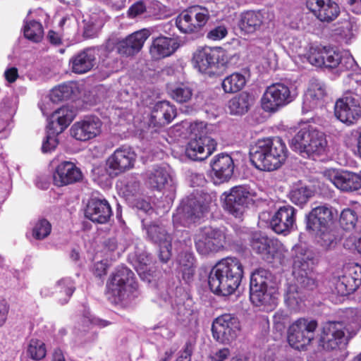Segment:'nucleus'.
<instances>
[{
    "instance_id": "864d4df0",
    "label": "nucleus",
    "mask_w": 361,
    "mask_h": 361,
    "mask_svg": "<svg viewBox=\"0 0 361 361\" xmlns=\"http://www.w3.org/2000/svg\"><path fill=\"white\" fill-rule=\"evenodd\" d=\"M137 262L138 265L135 268L138 274L142 279L150 281V279L146 276V271L152 262L151 255L147 252H142L137 256Z\"/></svg>"
},
{
    "instance_id": "bf43d9fd",
    "label": "nucleus",
    "mask_w": 361,
    "mask_h": 361,
    "mask_svg": "<svg viewBox=\"0 0 361 361\" xmlns=\"http://www.w3.org/2000/svg\"><path fill=\"white\" fill-rule=\"evenodd\" d=\"M231 355L230 350L227 348L219 349L210 355L211 361H224Z\"/></svg>"
},
{
    "instance_id": "4d7b16f0",
    "label": "nucleus",
    "mask_w": 361,
    "mask_h": 361,
    "mask_svg": "<svg viewBox=\"0 0 361 361\" xmlns=\"http://www.w3.org/2000/svg\"><path fill=\"white\" fill-rule=\"evenodd\" d=\"M343 246L348 250H357L361 254V237L358 239L353 235L348 237L343 243Z\"/></svg>"
},
{
    "instance_id": "13d9d810",
    "label": "nucleus",
    "mask_w": 361,
    "mask_h": 361,
    "mask_svg": "<svg viewBox=\"0 0 361 361\" xmlns=\"http://www.w3.org/2000/svg\"><path fill=\"white\" fill-rule=\"evenodd\" d=\"M132 203H133L134 207H135L138 211L146 213L149 215L152 214L154 212L151 204L147 201L142 199H133L131 200Z\"/></svg>"
},
{
    "instance_id": "f257e3e1",
    "label": "nucleus",
    "mask_w": 361,
    "mask_h": 361,
    "mask_svg": "<svg viewBox=\"0 0 361 361\" xmlns=\"http://www.w3.org/2000/svg\"><path fill=\"white\" fill-rule=\"evenodd\" d=\"M150 35L149 30L142 29L118 42L114 39H109L102 47L86 48L71 58L69 61L71 69L77 74L86 73L96 65L97 56L99 55L104 61L111 58L114 61V56L117 54L126 56H133L141 50Z\"/></svg>"
},
{
    "instance_id": "e433bc0d",
    "label": "nucleus",
    "mask_w": 361,
    "mask_h": 361,
    "mask_svg": "<svg viewBox=\"0 0 361 361\" xmlns=\"http://www.w3.org/2000/svg\"><path fill=\"white\" fill-rule=\"evenodd\" d=\"M75 115V111L72 109L68 106H62L50 115L49 127L54 129L56 123L59 126V129H56L57 133H61L73 121Z\"/></svg>"
},
{
    "instance_id": "5fc2aeb1",
    "label": "nucleus",
    "mask_w": 361,
    "mask_h": 361,
    "mask_svg": "<svg viewBox=\"0 0 361 361\" xmlns=\"http://www.w3.org/2000/svg\"><path fill=\"white\" fill-rule=\"evenodd\" d=\"M103 26V21L96 15H92L85 23L84 34L87 37H93Z\"/></svg>"
},
{
    "instance_id": "6e6552de",
    "label": "nucleus",
    "mask_w": 361,
    "mask_h": 361,
    "mask_svg": "<svg viewBox=\"0 0 361 361\" xmlns=\"http://www.w3.org/2000/svg\"><path fill=\"white\" fill-rule=\"evenodd\" d=\"M212 198L207 194L192 193L181 201L173 216V226L180 231L181 227H189L208 212Z\"/></svg>"
},
{
    "instance_id": "7c9ffc66",
    "label": "nucleus",
    "mask_w": 361,
    "mask_h": 361,
    "mask_svg": "<svg viewBox=\"0 0 361 361\" xmlns=\"http://www.w3.org/2000/svg\"><path fill=\"white\" fill-rule=\"evenodd\" d=\"M212 177L216 184L228 180L233 173L234 163L227 154L216 155L211 161Z\"/></svg>"
},
{
    "instance_id": "603ef678",
    "label": "nucleus",
    "mask_w": 361,
    "mask_h": 361,
    "mask_svg": "<svg viewBox=\"0 0 361 361\" xmlns=\"http://www.w3.org/2000/svg\"><path fill=\"white\" fill-rule=\"evenodd\" d=\"M357 216L355 211L351 209H345L340 216V224L345 230H351L355 228Z\"/></svg>"
},
{
    "instance_id": "774afa93",
    "label": "nucleus",
    "mask_w": 361,
    "mask_h": 361,
    "mask_svg": "<svg viewBox=\"0 0 361 361\" xmlns=\"http://www.w3.org/2000/svg\"><path fill=\"white\" fill-rule=\"evenodd\" d=\"M8 312V307L4 300L0 301V326H3L6 321Z\"/></svg>"
},
{
    "instance_id": "f704fd0d",
    "label": "nucleus",
    "mask_w": 361,
    "mask_h": 361,
    "mask_svg": "<svg viewBox=\"0 0 361 361\" xmlns=\"http://www.w3.org/2000/svg\"><path fill=\"white\" fill-rule=\"evenodd\" d=\"M177 39L159 36L153 39L149 48V54L154 60H159L173 54L178 48Z\"/></svg>"
},
{
    "instance_id": "ea45409f",
    "label": "nucleus",
    "mask_w": 361,
    "mask_h": 361,
    "mask_svg": "<svg viewBox=\"0 0 361 361\" xmlns=\"http://www.w3.org/2000/svg\"><path fill=\"white\" fill-rule=\"evenodd\" d=\"M245 84V77L241 73H234L224 78L222 87L226 93H234L242 90Z\"/></svg>"
},
{
    "instance_id": "9b49d317",
    "label": "nucleus",
    "mask_w": 361,
    "mask_h": 361,
    "mask_svg": "<svg viewBox=\"0 0 361 361\" xmlns=\"http://www.w3.org/2000/svg\"><path fill=\"white\" fill-rule=\"evenodd\" d=\"M224 51L219 47H200L193 54L192 63L198 71L213 75L224 68Z\"/></svg>"
},
{
    "instance_id": "9d476101",
    "label": "nucleus",
    "mask_w": 361,
    "mask_h": 361,
    "mask_svg": "<svg viewBox=\"0 0 361 361\" xmlns=\"http://www.w3.org/2000/svg\"><path fill=\"white\" fill-rule=\"evenodd\" d=\"M298 93L293 85L277 82L269 86L262 97V107L267 112L276 111L292 102Z\"/></svg>"
},
{
    "instance_id": "bb28decb",
    "label": "nucleus",
    "mask_w": 361,
    "mask_h": 361,
    "mask_svg": "<svg viewBox=\"0 0 361 361\" xmlns=\"http://www.w3.org/2000/svg\"><path fill=\"white\" fill-rule=\"evenodd\" d=\"M295 214L294 207L290 205L281 207L271 217L270 226L275 233L287 235L294 228Z\"/></svg>"
},
{
    "instance_id": "2f4dec72",
    "label": "nucleus",
    "mask_w": 361,
    "mask_h": 361,
    "mask_svg": "<svg viewBox=\"0 0 361 361\" xmlns=\"http://www.w3.org/2000/svg\"><path fill=\"white\" fill-rule=\"evenodd\" d=\"M75 290V283L70 277L58 280L53 286H44L40 290L42 297L55 295L62 304L67 303Z\"/></svg>"
},
{
    "instance_id": "dca6fc26",
    "label": "nucleus",
    "mask_w": 361,
    "mask_h": 361,
    "mask_svg": "<svg viewBox=\"0 0 361 361\" xmlns=\"http://www.w3.org/2000/svg\"><path fill=\"white\" fill-rule=\"evenodd\" d=\"M336 117L347 125L355 123L361 117L360 97L357 94L347 92L339 98L334 106Z\"/></svg>"
},
{
    "instance_id": "1a4fd4ad",
    "label": "nucleus",
    "mask_w": 361,
    "mask_h": 361,
    "mask_svg": "<svg viewBox=\"0 0 361 361\" xmlns=\"http://www.w3.org/2000/svg\"><path fill=\"white\" fill-rule=\"evenodd\" d=\"M271 283V274L269 271L259 269L252 274L250 298L255 306L270 310L276 305L278 293Z\"/></svg>"
},
{
    "instance_id": "79ce46f5",
    "label": "nucleus",
    "mask_w": 361,
    "mask_h": 361,
    "mask_svg": "<svg viewBox=\"0 0 361 361\" xmlns=\"http://www.w3.org/2000/svg\"><path fill=\"white\" fill-rule=\"evenodd\" d=\"M250 105L249 95L246 93H241L229 101L228 109L231 114L240 115L247 111Z\"/></svg>"
},
{
    "instance_id": "58836bf2",
    "label": "nucleus",
    "mask_w": 361,
    "mask_h": 361,
    "mask_svg": "<svg viewBox=\"0 0 361 361\" xmlns=\"http://www.w3.org/2000/svg\"><path fill=\"white\" fill-rule=\"evenodd\" d=\"M171 97L178 103L188 102L193 94V90L188 82H180L169 87Z\"/></svg>"
},
{
    "instance_id": "f3484780",
    "label": "nucleus",
    "mask_w": 361,
    "mask_h": 361,
    "mask_svg": "<svg viewBox=\"0 0 361 361\" xmlns=\"http://www.w3.org/2000/svg\"><path fill=\"white\" fill-rule=\"evenodd\" d=\"M223 195L225 196V209L235 217H240L245 209L252 202L254 193L247 185H237L224 192Z\"/></svg>"
},
{
    "instance_id": "72a5a7b5",
    "label": "nucleus",
    "mask_w": 361,
    "mask_h": 361,
    "mask_svg": "<svg viewBox=\"0 0 361 361\" xmlns=\"http://www.w3.org/2000/svg\"><path fill=\"white\" fill-rule=\"evenodd\" d=\"M326 95V87L323 82L317 80H311L303 98L302 111L307 113L323 105Z\"/></svg>"
},
{
    "instance_id": "c85d7f7f",
    "label": "nucleus",
    "mask_w": 361,
    "mask_h": 361,
    "mask_svg": "<svg viewBox=\"0 0 361 361\" xmlns=\"http://www.w3.org/2000/svg\"><path fill=\"white\" fill-rule=\"evenodd\" d=\"M308 9L322 22H331L339 15L340 7L333 0H307Z\"/></svg>"
},
{
    "instance_id": "2eb2a0df",
    "label": "nucleus",
    "mask_w": 361,
    "mask_h": 361,
    "mask_svg": "<svg viewBox=\"0 0 361 361\" xmlns=\"http://www.w3.org/2000/svg\"><path fill=\"white\" fill-rule=\"evenodd\" d=\"M225 234L212 227L201 228L195 235V245L199 254L207 255L224 247Z\"/></svg>"
},
{
    "instance_id": "6e6d98bb",
    "label": "nucleus",
    "mask_w": 361,
    "mask_h": 361,
    "mask_svg": "<svg viewBox=\"0 0 361 361\" xmlns=\"http://www.w3.org/2000/svg\"><path fill=\"white\" fill-rule=\"evenodd\" d=\"M228 34V30L224 25H220L211 29L207 34V37L213 41L224 39Z\"/></svg>"
},
{
    "instance_id": "3c124183",
    "label": "nucleus",
    "mask_w": 361,
    "mask_h": 361,
    "mask_svg": "<svg viewBox=\"0 0 361 361\" xmlns=\"http://www.w3.org/2000/svg\"><path fill=\"white\" fill-rule=\"evenodd\" d=\"M51 231V224L44 219H39L33 226L32 236L37 240H42L50 234Z\"/></svg>"
},
{
    "instance_id": "cd10ccee",
    "label": "nucleus",
    "mask_w": 361,
    "mask_h": 361,
    "mask_svg": "<svg viewBox=\"0 0 361 361\" xmlns=\"http://www.w3.org/2000/svg\"><path fill=\"white\" fill-rule=\"evenodd\" d=\"M82 178V172L75 164L69 161H63L55 168L53 173V181L58 187L66 186L80 181Z\"/></svg>"
},
{
    "instance_id": "09e8293b",
    "label": "nucleus",
    "mask_w": 361,
    "mask_h": 361,
    "mask_svg": "<svg viewBox=\"0 0 361 361\" xmlns=\"http://www.w3.org/2000/svg\"><path fill=\"white\" fill-rule=\"evenodd\" d=\"M288 322V316L283 310L277 311L273 316V328L276 331L275 338H280L283 334L286 324Z\"/></svg>"
},
{
    "instance_id": "338daca9",
    "label": "nucleus",
    "mask_w": 361,
    "mask_h": 361,
    "mask_svg": "<svg viewBox=\"0 0 361 361\" xmlns=\"http://www.w3.org/2000/svg\"><path fill=\"white\" fill-rule=\"evenodd\" d=\"M172 308L173 311L178 315H185L189 314V310H187L184 303L175 301L172 302Z\"/></svg>"
},
{
    "instance_id": "052dcab7",
    "label": "nucleus",
    "mask_w": 361,
    "mask_h": 361,
    "mask_svg": "<svg viewBox=\"0 0 361 361\" xmlns=\"http://www.w3.org/2000/svg\"><path fill=\"white\" fill-rule=\"evenodd\" d=\"M147 10V8L142 1H138L132 5L128 10V16L130 18H135Z\"/></svg>"
},
{
    "instance_id": "f8f14e48",
    "label": "nucleus",
    "mask_w": 361,
    "mask_h": 361,
    "mask_svg": "<svg viewBox=\"0 0 361 361\" xmlns=\"http://www.w3.org/2000/svg\"><path fill=\"white\" fill-rule=\"evenodd\" d=\"M206 126L203 122L195 123L191 126L195 137L192 138L185 149L186 156L193 161H202L210 156L216 149V142L211 137L205 135L203 131L198 134L196 130H202Z\"/></svg>"
},
{
    "instance_id": "4c0bfd02",
    "label": "nucleus",
    "mask_w": 361,
    "mask_h": 361,
    "mask_svg": "<svg viewBox=\"0 0 361 361\" xmlns=\"http://www.w3.org/2000/svg\"><path fill=\"white\" fill-rule=\"evenodd\" d=\"M177 262L179 270L182 273L183 279L189 282L195 273V257L190 250H185L178 255Z\"/></svg>"
},
{
    "instance_id": "0e129e2a",
    "label": "nucleus",
    "mask_w": 361,
    "mask_h": 361,
    "mask_svg": "<svg viewBox=\"0 0 361 361\" xmlns=\"http://www.w3.org/2000/svg\"><path fill=\"white\" fill-rule=\"evenodd\" d=\"M107 264L106 262L100 261L95 263L94 266V272L97 276L101 277L106 274Z\"/></svg>"
},
{
    "instance_id": "7ed1b4c3",
    "label": "nucleus",
    "mask_w": 361,
    "mask_h": 361,
    "mask_svg": "<svg viewBox=\"0 0 361 361\" xmlns=\"http://www.w3.org/2000/svg\"><path fill=\"white\" fill-rule=\"evenodd\" d=\"M243 276V267L235 257L219 261L210 271L208 283L215 294L229 295L238 288Z\"/></svg>"
},
{
    "instance_id": "69168bd1",
    "label": "nucleus",
    "mask_w": 361,
    "mask_h": 361,
    "mask_svg": "<svg viewBox=\"0 0 361 361\" xmlns=\"http://www.w3.org/2000/svg\"><path fill=\"white\" fill-rule=\"evenodd\" d=\"M4 77L8 82H13L18 77V69L15 67L7 68L4 72Z\"/></svg>"
},
{
    "instance_id": "c756f323",
    "label": "nucleus",
    "mask_w": 361,
    "mask_h": 361,
    "mask_svg": "<svg viewBox=\"0 0 361 361\" xmlns=\"http://www.w3.org/2000/svg\"><path fill=\"white\" fill-rule=\"evenodd\" d=\"M250 246L253 251L260 255L264 260L271 262L281 245L279 241L269 238L262 233L256 232L252 235Z\"/></svg>"
},
{
    "instance_id": "49530a36",
    "label": "nucleus",
    "mask_w": 361,
    "mask_h": 361,
    "mask_svg": "<svg viewBox=\"0 0 361 361\" xmlns=\"http://www.w3.org/2000/svg\"><path fill=\"white\" fill-rule=\"evenodd\" d=\"M46 353L47 350L43 341L35 338H32L29 341L26 350L27 357L37 361L42 360L46 356Z\"/></svg>"
},
{
    "instance_id": "a18cd8bd",
    "label": "nucleus",
    "mask_w": 361,
    "mask_h": 361,
    "mask_svg": "<svg viewBox=\"0 0 361 361\" xmlns=\"http://www.w3.org/2000/svg\"><path fill=\"white\" fill-rule=\"evenodd\" d=\"M24 36L34 42H39L44 34L42 24L36 20L26 22L23 28Z\"/></svg>"
},
{
    "instance_id": "c9c22d12",
    "label": "nucleus",
    "mask_w": 361,
    "mask_h": 361,
    "mask_svg": "<svg viewBox=\"0 0 361 361\" xmlns=\"http://www.w3.org/2000/svg\"><path fill=\"white\" fill-rule=\"evenodd\" d=\"M176 116V109L168 101L157 102L152 110L150 117V125L162 126L171 123Z\"/></svg>"
},
{
    "instance_id": "473e14b6",
    "label": "nucleus",
    "mask_w": 361,
    "mask_h": 361,
    "mask_svg": "<svg viewBox=\"0 0 361 361\" xmlns=\"http://www.w3.org/2000/svg\"><path fill=\"white\" fill-rule=\"evenodd\" d=\"M85 214L93 222L105 224L110 219L112 210L106 200L92 198L87 205Z\"/></svg>"
},
{
    "instance_id": "4be33fe9",
    "label": "nucleus",
    "mask_w": 361,
    "mask_h": 361,
    "mask_svg": "<svg viewBox=\"0 0 361 361\" xmlns=\"http://www.w3.org/2000/svg\"><path fill=\"white\" fill-rule=\"evenodd\" d=\"M142 226L147 231L149 239L159 245V258L166 262L171 257V237L162 225L152 224L146 226L145 219L142 220Z\"/></svg>"
},
{
    "instance_id": "e2e57ef3",
    "label": "nucleus",
    "mask_w": 361,
    "mask_h": 361,
    "mask_svg": "<svg viewBox=\"0 0 361 361\" xmlns=\"http://www.w3.org/2000/svg\"><path fill=\"white\" fill-rule=\"evenodd\" d=\"M192 349V345L190 343H186L183 350L180 352L178 361H190Z\"/></svg>"
},
{
    "instance_id": "39448f33",
    "label": "nucleus",
    "mask_w": 361,
    "mask_h": 361,
    "mask_svg": "<svg viewBox=\"0 0 361 361\" xmlns=\"http://www.w3.org/2000/svg\"><path fill=\"white\" fill-rule=\"evenodd\" d=\"M338 211L324 204L313 208L307 216V229L315 235L321 246L329 248L336 243V237L332 226L337 220Z\"/></svg>"
},
{
    "instance_id": "412c9836",
    "label": "nucleus",
    "mask_w": 361,
    "mask_h": 361,
    "mask_svg": "<svg viewBox=\"0 0 361 361\" xmlns=\"http://www.w3.org/2000/svg\"><path fill=\"white\" fill-rule=\"evenodd\" d=\"M102 123L97 116H86L75 122L71 129V135L81 142L88 141L98 136L102 131Z\"/></svg>"
},
{
    "instance_id": "37998d69",
    "label": "nucleus",
    "mask_w": 361,
    "mask_h": 361,
    "mask_svg": "<svg viewBox=\"0 0 361 361\" xmlns=\"http://www.w3.org/2000/svg\"><path fill=\"white\" fill-rule=\"evenodd\" d=\"M313 191L309 187L299 184L293 186L290 192V199L292 202L298 205H302L307 202L312 196Z\"/></svg>"
},
{
    "instance_id": "c03bdc74",
    "label": "nucleus",
    "mask_w": 361,
    "mask_h": 361,
    "mask_svg": "<svg viewBox=\"0 0 361 361\" xmlns=\"http://www.w3.org/2000/svg\"><path fill=\"white\" fill-rule=\"evenodd\" d=\"M117 188L126 200L131 201L139 192L140 183L134 178H130L121 181L117 185Z\"/></svg>"
},
{
    "instance_id": "ddd939ff",
    "label": "nucleus",
    "mask_w": 361,
    "mask_h": 361,
    "mask_svg": "<svg viewBox=\"0 0 361 361\" xmlns=\"http://www.w3.org/2000/svg\"><path fill=\"white\" fill-rule=\"evenodd\" d=\"M317 322L314 319L300 318L288 328V341L289 345L298 350L304 349L314 338Z\"/></svg>"
},
{
    "instance_id": "4468645a",
    "label": "nucleus",
    "mask_w": 361,
    "mask_h": 361,
    "mask_svg": "<svg viewBox=\"0 0 361 361\" xmlns=\"http://www.w3.org/2000/svg\"><path fill=\"white\" fill-rule=\"evenodd\" d=\"M210 17L208 8L194 6L181 13L176 20L177 27L183 33L199 31L204 27Z\"/></svg>"
},
{
    "instance_id": "a211bd4d",
    "label": "nucleus",
    "mask_w": 361,
    "mask_h": 361,
    "mask_svg": "<svg viewBox=\"0 0 361 361\" xmlns=\"http://www.w3.org/2000/svg\"><path fill=\"white\" fill-rule=\"evenodd\" d=\"M240 330L238 319L231 314H224L216 317L212 326L213 338L221 343H229L234 341Z\"/></svg>"
},
{
    "instance_id": "680f3d73",
    "label": "nucleus",
    "mask_w": 361,
    "mask_h": 361,
    "mask_svg": "<svg viewBox=\"0 0 361 361\" xmlns=\"http://www.w3.org/2000/svg\"><path fill=\"white\" fill-rule=\"evenodd\" d=\"M289 47L293 52L301 56L305 54L302 51V44L300 40L297 38H292L289 39Z\"/></svg>"
},
{
    "instance_id": "f03ea898",
    "label": "nucleus",
    "mask_w": 361,
    "mask_h": 361,
    "mask_svg": "<svg viewBox=\"0 0 361 361\" xmlns=\"http://www.w3.org/2000/svg\"><path fill=\"white\" fill-rule=\"evenodd\" d=\"M293 275L295 280L293 284H289L285 292V302L294 311L301 309L302 302L300 288L312 289L315 281L312 274L315 262L312 251L301 245L293 247Z\"/></svg>"
},
{
    "instance_id": "de8ad7c7",
    "label": "nucleus",
    "mask_w": 361,
    "mask_h": 361,
    "mask_svg": "<svg viewBox=\"0 0 361 361\" xmlns=\"http://www.w3.org/2000/svg\"><path fill=\"white\" fill-rule=\"evenodd\" d=\"M326 47L318 44L311 45L306 54L308 61L315 66L322 67L324 63V54Z\"/></svg>"
},
{
    "instance_id": "423d86ee",
    "label": "nucleus",
    "mask_w": 361,
    "mask_h": 361,
    "mask_svg": "<svg viewBox=\"0 0 361 361\" xmlns=\"http://www.w3.org/2000/svg\"><path fill=\"white\" fill-rule=\"evenodd\" d=\"M290 147L302 157L312 159L326 157L330 152L326 134L312 126L301 128L291 139Z\"/></svg>"
},
{
    "instance_id": "393cba45",
    "label": "nucleus",
    "mask_w": 361,
    "mask_h": 361,
    "mask_svg": "<svg viewBox=\"0 0 361 361\" xmlns=\"http://www.w3.org/2000/svg\"><path fill=\"white\" fill-rule=\"evenodd\" d=\"M148 183L157 190H166L173 196L176 191V181L169 166H156L148 174Z\"/></svg>"
},
{
    "instance_id": "8fccbe9b",
    "label": "nucleus",
    "mask_w": 361,
    "mask_h": 361,
    "mask_svg": "<svg viewBox=\"0 0 361 361\" xmlns=\"http://www.w3.org/2000/svg\"><path fill=\"white\" fill-rule=\"evenodd\" d=\"M57 130L49 128L47 135L42 140V152L44 154L51 153L56 148L59 141L57 139Z\"/></svg>"
},
{
    "instance_id": "a878e982",
    "label": "nucleus",
    "mask_w": 361,
    "mask_h": 361,
    "mask_svg": "<svg viewBox=\"0 0 361 361\" xmlns=\"http://www.w3.org/2000/svg\"><path fill=\"white\" fill-rule=\"evenodd\" d=\"M324 63L323 66L328 68H337L340 72L353 70L357 68V64L348 51H338L332 48H326Z\"/></svg>"
},
{
    "instance_id": "6ab92c4d",
    "label": "nucleus",
    "mask_w": 361,
    "mask_h": 361,
    "mask_svg": "<svg viewBox=\"0 0 361 361\" xmlns=\"http://www.w3.org/2000/svg\"><path fill=\"white\" fill-rule=\"evenodd\" d=\"M136 154L130 147L116 149L106 160V170L111 176H118L134 166Z\"/></svg>"
},
{
    "instance_id": "b1692460",
    "label": "nucleus",
    "mask_w": 361,
    "mask_h": 361,
    "mask_svg": "<svg viewBox=\"0 0 361 361\" xmlns=\"http://www.w3.org/2000/svg\"><path fill=\"white\" fill-rule=\"evenodd\" d=\"M325 177L342 191L352 192L361 188V176L348 171L326 170Z\"/></svg>"
},
{
    "instance_id": "20e7f679",
    "label": "nucleus",
    "mask_w": 361,
    "mask_h": 361,
    "mask_svg": "<svg viewBox=\"0 0 361 361\" xmlns=\"http://www.w3.org/2000/svg\"><path fill=\"white\" fill-rule=\"evenodd\" d=\"M287 154L286 144L279 137L259 139L250 149L251 162L262 171L278 169L285 162Z\"/></svg>"
},
{
    "instance_id": "5701e85b",
    "label": "nucleus",
    "mask_w": 361,
    "mask_h": 361,
    "mask_svg": "<svg viewBox=\"0 0 361 361\" xmlns=\"http://www.w3.org/2000/svg\"><path fill=\"white\" fill-rule=\"evenodd\" d=\"M274 13L269 10L259 11H248L240 15L238 26L241 31L247 34L253 33L260 29L262 25L273 21Z\"/></svg>"
},
{
    "instance_id": "a19ab883",
    "label": "nucleus",
    "mask_w": 361,
    "mask_h": 361,
    "mask_svg": "<svg viewBox=\"0 0 361 361\" xmlns=\"http://www.w3.org/2000/svg\"><path fill=\"white\" fill-rule=\"evenodd\" d=\"M75 84L64 83L53 88L49 94V101L52 103L67 99L71 97L74 92Z\"/></svg>"
},
{
    "instance_id": "0eeeda50",
    "label": "nucleus",
    "mask_w": 361,
    "mask_h": 361,
    "mask_svg": "<svg viewBox=\"0 0 361 361\" xmlns=\"http://www.w3.org/2000/svg\"><path fill=\"white\" fill-rule=\"evenodd\" d=\"M108 293L114 302L123 306L130 305L139 295L134 273L125 266H118L106 283Z\"/></svg>"
},
{
    "instance_id": "aec40b11",
    "label": "nucleus",
    "mask_w": 361,
    "mask_h": 361,
    "mask_svg": "<svg viewBox=\"0 0 361 361\" xmlns=\"http://www.w3.org/2000/svg\"><path fill=\"white\" fill-rule=\"evenodd\" d=\"M348 331L343 322H328L322 327L320 345L326 350H336L345 343V333Z\"/></svg>"
}]
</instances>
